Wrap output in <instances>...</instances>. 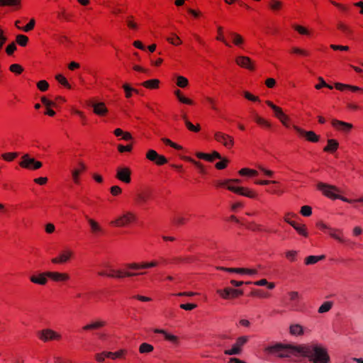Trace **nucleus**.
<instances>
[{
  "label": "nucleus",
  "instance_id": "obj_1",
  "mask_svg": "<svg viewBox=\"0 0 363 363\" xmlns=\"http://www.w3.org/2000/svg\"><path fill=\"white\" fill-rule=\"evenodd\" d=\"M301 357H307L311 363H329L327 350L318 345H302Z\"/></svg>",
  "mask_w": 363,
  "mask_h": 363
},
{
  "label": "nucleus",
  "instance_id": "obj_2",
  "mask_svg": "<svg viewBox=\"0 0 363 363\" xmlns=\"http://www.w3.org/2000/svg\"><path fill=\"white\" fill-rule=\"evenodd\" d=\"M302 345L277 343L267 347L266 351L279 358H293L301 357Z\"/></svg>",
  "mask_w": 363,
  "mask_h": 363
},
{
  "label": "nucleus",
  "instance_id": "obj_3",
  "mask_svg": "<svg viewBox=\"0 0 363 363\" xmlns=\"http://www.w3.org/2000/svg\"><path fill=\"white\" fill-rule=\"evenodd\" d=\"M316 187L318 191H321L323 196L333 201L340 199L349 203H353L354 202H363V197H360L357 199H350L343 196H341L340 194L341 192L340 189L335 185L328 184L324 182H319L317 184Z\"/></svg>",
  "mask_w": 363,
  "mask_h": 363
},
{
  "label": "nucleus",
  "instance_id": "obj_4",
  "mask_svg": "<svg viewBox=\"0 0 363 363\" xmlns=\"http://www.w3.org/2000/svg\"><path fill=\"white\" fill-rule=\"evenodd\" d=\"M160 262L157 260H152L150 262H131L127 263L123 265V269L125 272H128L132 275H128L127 277H132L139 275L145 274V269L157 267Z\"/></svg>",
  "mask_w": 363,
  "mask_h": 363
},
{
  "label": "nucleus",
  "instance_id": "obj_5",
  "mask_svg": "<svg viewBox=\"0 0 363 363\" xmlns=\"http://www.w3.org/2000/svg\"><path fill=\"white\" fill-rule=\"evenodd\" d=\"M137 221V216L131 211H125L111 220L109 225L114 228H124Z\"/></svg>",
  "mask_w": 363,
  "mask_h": 363
},
{
  "label": "nucleus",
  "instance_id": "obj_6",
  "mask_svg": "<svg viewBox=\"0 0 363 363\" xmlns=\"http://www.w3.org/2000/svg\"><path fill=\"white\" fill-rule=\"evenodd\" d=\"M255 184L260 186L271 185L265 189V192L269 195L281 196L285 191L281 183L276 180H257Z\"/></svg>",
  "mask_w": 363,
  "mask_h": 363
},
{
  "label": "nucleus",
  "instance_id": "obj_7",
  "mask_svg": "<svg viewBox=\"0 0 363 363\" xmlns=\"http://www.w3.org/2000/svg\"><path fill=\"white\" fill-rule=\"evenodd\" d=\"M228 182L229 183H228L226 189L230 191L250 199H258V193L254 189L245 186H235L234 183H232V181Z\"/></svg>",
  "mask_w": 363,
  "mask_h": 363
},
{
  "label": "nucleus",
  "instance_id": "obj_8",
  "mask_svg": "<svg viewBox=\"0 0 363 363\" xmlns=\"http://www.w3.org/2000/svg\"><path fill=\"white\" fill-rule=\"evenodd\" d=\"M213 139L228 150L232 149L235 145L234 137L222 131H216L213 133Z\"/></svg>",
  "mask_w": 363,
  "mask_h": 363
},
{
  "label": "nucleus",
  "instance_id": "obj_9",
  "mask_svg": "<svg viewBox=\"0 0 363 363\" xmlns=\"http://www.w3.org/2000/svg\"><path fill=\"white\" fill-rule=\"evenodd\" d=\"M36 335L40 340L44 342L60 341L62 339V335L60 333L49 328L38 331Z\"/></svg>",
  "mask_w": 363,
  "mask_h": 363
},
{
  "label": "nucleus",
  "instance_id": "obj_10",
  "mask_svg": "<svg viewBox=\"0 0 363 363\" xmlns=\"http://www.w3.org/2000/svg\"><path fill=\"white\" fill-rule=\"evenodd\" d=\"M265 104L273 110L274 116L279 119L281 124L286 128H289L290 118L284 113L282 108L269 100H267Z\"/></svg>",
  "mask_w": 363,
  "mask_h": 363
},
{
  "label": "nucleus",
  "instance_id": "obj_11",
  "mask_svg": "<svg viewBox=\"0 0 363 363\" xmlns=\"http://www.w3.org/2000/svg\"><path fill=\"white\" fill-rule=\"evenodd\" d=\"M19 166L23 169L36 170L43 167V163L40 161L30 157L28 154H25L21 157Z\"/></svg>",
  "mask_w": 363,
  "mask_h": 363
},
{
  "label": "nucleus",
  "instance_id": "obj_12",
  "mask_svg": "<svg viewBox=\"0 0 363 363\" xmlns=\"http://www.w3.org/2000/svg\"><path fill=\"white\" fill-rule=\"evenodd\" d=\"M74 252L72 250L66 248L59 252V254L51 259L54 264H63L67 263L74 258Z\"/></svg>",
  "mask_w": 363,
  "mask_h": 363
},
{
  "label": "nucleus",
  "instance_id": "obj_13",
  "mask_svg": "<svg viewBox=\"0 0 363 363\" xmlns=\"http://www.w3.org/2000/svg\"><path fill=\"white\" fill-rule=\"evenodd\" d=\"M247 341V336H240L238 337L236 342L233 345L230 349L224 350V354L226 355H236L241 354L242 352V347Z\"/></svg>",
  "mask_w": 363,
  "mask_h": 363
},
{
  "label": "nucleus",
  "instance_id": "obj_14",
  "mask_svg": "<svg viewBox=\"0 0 363 363\" xmlns=\"http://www.w3.org/2000/svg\"><path fill=\"white\" fill-rule=\"evenodd\" d=\"M293 129L298 133L299 137L304 138L308 142L318 143L320 140V135L313 130H305L298 125H294Z\"/></svg>",
  "mask_w": 363,
  "mask_h": 363
},
{
  "label": "nucleus",
  "instance_id": "obj_15",
  "mask_svg": "<svg viewBox=\"0 0 363 363\" xmlns=\"http://www.w3.org/2000/svg\"><path fill=\"white\" fill-rule=\"evenodd\" d=\"M216 293L220 298L225 300L235 298L243 295V291L242 289H235L230 287H226L223 289H218Z\"/></svg>",
  "mask_w": 363,
  "mask_h": 363
},
{
  "label": "nucleus",
  "instance_id": "obj_16",
  "mask_svg": "<svg viewBox=\"0 0 363 363\" xmlns=\"http://www.w3.org/2000/svg\"><path fill=\"white\" fill-rule=\"evenodd\" d=\"M235 64L241 68L253 72L256 69L255 62L249 57L244 55L237 56L235 59Z\"/></svg>",
  "mask_w": 363,
  "mask_h": 363
},
{
  "label": "nucleus",
  "instance_id": "obj_17",
  "mask_svg": "<svg viewBox=\"0 0 363 363\" xmlns=\"http://www.w3.org/2000/svg\"><path fill=\"white\" fill-rule=\"evenodd\" d=\"M99 276L107 277L116 279H124L127 278V276L132 275L128 272H123V267L121 269H111L106 271H102L98 273Z\"/></svg>",
  "mask_w": 363,
  "mask_h": 363
},
{
  "label": "nucleus",
  "instance_id": "obj_18",
  "mask_svg": "<svg viewBox=\"0 0 363 363\" xmlns=\"http://www.w3.org/2000/svg\"><path fill=\"white\" fill-rule=\"evenodd\" d=\"M332 127L337 131L345 133H350L353 128V125L350 123L345 122L338 119L333 118L331 120Z\"/></svg>",
  "mask_w": 363,
  "mask_h": 363
},
{
  "label": "nucleus",
  "instance_id": "obj_19",
  "mask_svg": "<svg viewBox=\"0 0 363 363\" xmlns=\"http://www.w3.org/2000/svg\"><path fill=\"white\" fill-rule=\"evenodd\" d=\"M116 178L125 184H130L131 182L130 169L128 167H118Z\"/></svg>",
  "mask_w": 363,
  "mask_h": 363
},
{
  "label": "nucleus",
  "instance_id": "obj_20",
  "mask_svg": "<svg viewBox=\"0 0 363 363\" xmlns=\"http://www.w3.org/2000/svg\"><path fill=\"white\" fill-rule=\"evenodd\" d=\"M49 279L54 282L66 283L71 279L70 275L67 272L57 271H48Z\"/></svg>",
  "mask_w": 363,
  "mask_h": 363
},
{
  "label": "nucleus",
  "instance_id": "obj_21",
  "mask_svg": "<svg viewBox=\"0 0 363 363\" xmlns=\"http://www.w3.org/2000/svg\"><path fill=\"white\" fill-rule=\"evenodd\" d=\"M29 279L33 284L45 286L48 284L49 279L48 271L33 274Z\"/></svg>",
  "mask_w": 363,
  "mask_h": 363
},
{
  "label": "nucleus",
  "instance_id": "obj_22",
  "mask_svg": "<svg viewBox=\"0 0 363 363\" xmlns=\"http://www.w3.org/2000/svg\"><path fill=\"white\" fill-rule=\"evenodd\" d=\"M93 112L99 117H105L108 113V109L104 102H93L91 104Z\"/></svg>",
  "mask_w": 363,
  "mask_h": 363
},
{
  "label": "nucleus",
  "instance_id": "obj_23",
  "mask_svg": "<svg viewBox=\"0 0 363 363\" xmlns=\"http://www.w3.org/2000/svg\"><path fill=\"white\" fill-rule=\"evenodd\" d=\"M86 170V166L82 162L72 170V178L75 184L79 185L80 184V175L84 173Z\"/></svg>",
  "mask_w": 363,
  "mask_h": 363
},
{
  "label": "nucleus",
  "instance_id": "obj_24",
  "mask_svg": "<svg viewBox=\"0 0 363 363\" xmlns=\"http://www.w3.org/2000/svg\"><path fill=\"white\" fill-rule=\"evenodd\" d=\"M229 37L233 45L239 48H243L245 43V38L238 33L230 32Z\"/></svg>",
  "mask_w": 363,
  "mask_h": 363
},
{
  "label": "nucleus",
  "instance_id": "obj_25",
  "mask_svg": "<svg viewBox=\"0 0 363 363\" xmlns=\"http://www.w3.org/2000/svg\"><path fill=\"white\" fill-rule=\"evenodd\" d=\"M196 156L197 158L200 160H204L208 162H213L215 159H220V154L214 150L211 153H204V152H196Z\"/></svg>",
  "mask_w": 363,
  "mask_h": 363
},
{
  "label": "nucleus",
  "instance_id": "obj_26",
  "mask_svg": "<svg viewBox=\"0 0 363 363\" xmlns=\"http://www.w3.org/2000/svg\"><path fill=\"white\" fill-rule=\"evenodd\" d=\"M154 333L163 335L164 339L166 341L170 342L173 344L178 345L179 342V338L178 336L169 333L163 329H155L154 330Z\"/></svg>",
  "mask_w": 363,
  "mask_h": 363
},
{
  "label": "nucleus",
  "instance_id": "obj_27",
  "mask_svg": "<svg viewBox=\"0 0 363 363\" xmlns=\"http://www.w3.org/2000/svg\"><path fill=\"white\" fill-rule=\"evenodd\" d=\"M174 94L177 97V100L183 104L189 105V106H194L195 102L190 98H188L184 96L183 92L180 89H176L174 91Z\"/></svg>",
  "mask_w": 363,
  "mask_h": 363
},
{
  "label": "nucleus",
  "instance_id": "obj_28",
  "mask_svg": "<svg viewBox=\"0 0 363 363\" xmlns=\"http://www.w3.org/2000/svg\"><path fill=\"white\" fill-rule=\"evenodd\" d=\"M182 118L184 121V125L188 130L192 133H199L201 127L199 123L194 125L189 119L186 113L182 115Z\"/></svg>",
  "mask_w": 363,
  "mask_h": 363
},
{
  "label": "nucleus",
  "instance_id": "obj_29",
  "mask_svg": "<svg viewBox=\"0 0 363 363\" xmlns=\"http://www.w3.org/2000/svg\"><path fill=\"white\" fill-rule=\"evenodd\" d=\"M222 270L230 272H235L238 274H249L254 275L257 273V270L255 269H247V268H220Z\"/></svg>",
  "mask_w": 363,
  "mask_h": 363
},
{
  "label": "nucleus",
  "instance_id": "obj_30",
  "mask_svg": "<svg viewBox=\"0 0 363 363\" xmlns=\"http://www.w3.org/2000/svg\"><path fill=\"white\" fill-rule=\"evenodd\" d=\"M339 148V143L335 139H328L327 145L323 147V152L328 153H334Z\"/></svg>",
  "mask_w": 363,
  "mask_h": 363
},
{
  "label": "nucleus",
  "instance_id": "obj_31",
  "mask_svg": "<svg viewBox=\"0 0 363 363\" xmlns=\"http://www.w3.org/2000/svg\"><path fill=\"white\" fill-rule=\"evenodd\" d=\"M107 325L106 321L104 320H98L96 321H93L89 324L84 325L82 329L84 330H97L101 328L105 327Z\"/></svg>",
  "mask_w": 363,
  "mask_h": 363
},
{
  "label": "nucleus",
  "instance_id": "obj_32",
  "mask_svg": "<svg viewBox=\"0 0 363 363\" xmlns=\"http://www.w3.org/2000/svg\"><path fill=\"white\" fill-rule=\"evenodd\" d=\"M253 121L262 128H270L272 127L271 123L266 118L259 116L257 113H254Z\"/></svg>",
  "mask_w": 363,
  "mask_h": 363
},
{
  "label": "nucleus",
  "instance_id": "obj_33",
  "mask_svg": "<svg viewBox=\"0 0 363 363\" xmlns=\"http://www.w3.org/2000/svg\"><path fill=\"white\" fill-rule=\"evenodd\" d=\"M88 223L90 226V230L91 233L98 235V234H102L104 233L103 228L101 226V225L96 221L95 220L92 218H89L87 220Z\"/></svg>",
  "mask_w": 363,
  "mask_h": 363
},
{
  "label": "nucleus",
  "instance_id": "obj_34",
  "mask_svg": "<svg viewBox=\"0 0 363 363\" xmlns=\"http://www.w3.org/2000/svg\"><path fill=\"white\" fill-rule=\"evenodd\" d=\"M292 28L295 31H296L301 35H306L308 37H311L313 34V30L308 29V28L301 26V25L294 24L292 26Z\"/></svg>",
  "mask_w": 363,
  "mask_h": 363
},
{
  "label": "nucleus",
  "instance_id": "obj_35",
  "mask_svg": "<svg viewBox=\"0 0 363 363\" xmlns=\"http://www.w3.org/2000/svg\"><path fill=\"white\" fill-rule=\"evenodd\" d=\"M160 81L157 79H151L143 82L141 85L147 89H157L160 88Z\"/></svg>",
  "mask_w": 363,
  "mask_h": 363
},
{
  "label": "nucleus",
  "instance_id": "obj_36",
  "mask_svg": "<svg viewBox=\"0 0 363 363\" xmlns=\"http://www.w3.org/2000/svg\"><path fill=\"white\" fill-rule=\"evenodd\" d=\"M216 40L223 43L225 46L230 48L231 45L228 42L224 37V28L221 26H217V35Z\"/></svg>",
  "mask_w": 363,
  "mask_h": 363
},
{
  "label": "nucleus",
  "instance_id": "obj_37",
  "mask_svg": "<svg viewBox=\"0 0 363 363\" xmlns=\"http://www.w3.org/2000/svg\"><path fill=\"white\" fill-rule=\"evenodd\" d=\"M284 3L280 0H270L269 8L273 12H278L283 9Z\"/></svg>",
  "mask_w": 363,
  "mask_h": 363
},
{
  "label": "nucleus",
  "instance_id": "obj_38",
  "mask_svg": "<svg viewBox=\"0 0 363 363\" xmlns=\"http://www.w3.org/2000/svg\"><path fill=\"white\" fill-rule=\"evenodd\" d=\"M108 357L112 359H124L127 354L126 350H119L116 352H107Z\"/></svg>",
  "mask_w": 363,
  "mask_h": 363
},
{
  "label": "nucleus",
  "instance_id": "obj_39",
  "mask_svg": "<svg viewBox=\"0 0 363 363\" xmlns=\"http://www.w3.org/2000/svg\"><path fill=\"white\" fill-rule=\"evenodd\" d=\"M289 333L291 335L294 336L303 335L304 333L303 327L299 324L291 325L289 327Z\"/></svg>",
  "mask_w": 363,
  "mask_h": 363
},
{
  "label": "nucleus",
  "instance_id": "obj_40",
  "mask_svg": "<svg viewBox=\"0 0 363 363\" xmlns=\"http://www.w3.org/2000/svg\"><path fill=\"white\" fill-rule=\"evenodd\" d=\"M239 175L242 177H253L258 175V172L253 169L247 167L242 168L238 171Z\"/></svg>",
  "mask_w": 363,
  "mask_h": 363
},
{
  "label": "nucleus",
  "instance_id": "obj_41",
  "mask_svg": "<svg viewBox=\"0 0 363 363\" xmlns=\"http://www.w3.org/2000/svg\"><path fill=\"white\" fill-rule=\"evenodd\" d=\"M19 155L17 152H5L1 155V158L6 162H11L14 161Z\"/></svg>",
  "mask_w": 363,
  "mask_h": 363
},
{
  "label": "nucleus",
  "instance_id": "obj_42",
  "mask_svg": "<svg viewBox=\"0 0 363 363\" xmlns=\"http://www.w3.org/2000/svg\"><path fill=\"white\" fill-rule=\"evenodd\" d=\"M122 87L125 91L126 99L131 98L133 94H138V89L132 88L128 84H124Z\"/></svg>",
  "mask_w": 363,
  "mask_h": 363
},
{
  "label": "nucleus",
  "instance_id": "obj_43",
  "mask_svg": "<svg viewBox=\"0 0 363 363\" xmlns=\"http://www.w3.org/2000/svg\"><path fill=\"white\" fill-rule=\"evenodd\" d=\"M184 160H185V161L189 162L191 163L192 164H194L198 169H199L201 173H202V174L205 173L204 166L201 162L196 161L190 157H185Z\"/></svg>",
  "mask_w": 363,
  "mask_h": 363
},
{
  "label": "nucleus",
  "instance_id": "obj_44",
  "mask_svg": "<svg viewBox=\"0 0 363 363\" xmlns=\"http://www.w3.org/2000/svg\"><path fill=\"white\" fill-rule=\"evenodd\" d=\"M56 16L60 21H69L70 18V15L67 12L65 8H60L56 12Z\"/></svg>",
  "mask_w": 363,
  "mask_h": 363
},
{
  "label": "nucleus",
  "instance_id": "obj_45",
  "mask_svg": "<svg viewBox=\"0 0 363 363\" xmlns=\"http://www.w3.org/2000/svg\"><path fill=\"white\" fill-rule=\"evenodd\" d=\"M167 41L174 46H179L182 44V40L175 33H172L169 37H167Z\"/></svg>",
  "mask_w": 363,
  "mask_h": 363
},
{
  "label": "nucleus",
  "instance_id": "obj_46",
  "mask_svg": "<svg viewBox=\"0 0 363 363\" xmlns=\"http://www.w3.org/2000/svg\"><path fill=\"white\" fill-rule=\"evenodd\" d=\"M297 233L304 237H308V231L306 225L296 223L294 226H292Z\"/></svg>",
  "mask_w": 363,
  "mask_h": 363
},
{
  "label": "nucleus",
  "instance_id": "obj_47",
  "mask_svg": "<svg viewBox=\"0 0 363 363\" xmlns=\"http://www.w3.org/2000/svg\"><path fill=\"white\" fill-rule=\"evenodd\" d=\"M290 53L291 54H295V55H300V56H303V57H308L310 56V52L305 50V49H302V48H298V47H293L291 48V49L290 50Z\"/></svg>",
  "mask_w": 363,
  "mask_h": 363
},
{
  "label": "nucleus",
  "instance_id": "obj_48",
  "mask_svg": "<svg viewBox=\"0 0 363 363\" xmlns=\"http://www.w3.org/2000/svg\"><path fill=\"white\" fill-rule=\"evenodd\" d=\"M324 259H325L324 255H320V256L310 255V256L306 257L304 262L306 265L313 264H315L316 262H318V261L323 260Z\"/></svg>",
  "mask_w": 363,
  "mask_h": 363
},
{
  "label": "nucleus",
  "instance_id": "obj_49",
  "mask_svg": "<svg viewBox=\"0 0 363 363\" xmlns=\"http://www.w3.org/2000/svg\"><path fill=\"white\" fill-rule=\"evenodd\" d=\"M177 81H176V84L177 86L180 87V88H186L189 86V80L186 77H184V76H177V78H176Z\"/></svg>",
  "mask_w": 363,
  "mask_h": 363
},
{
  "label": "nucleus",
  "instance_id": "obj_50",
  "mask_svg": "<svg viewBox=\"0 0 363 363\" xmlns=\"http://www.w3.org/2000/svg\"><path fill=\"white\" fill-rule=\"evenodd\" d=\"M55 79L58 82V83H60L61 85H62L65 88L69 89H72L70 84L69 83V82L67 81V79H66V77L64 75H62L61 74H57L55 76Z\"/></svg>",
  "mask_w": 363,
  "mask_h": 363
},
{
  "label": "nucleus",
  "instance_id": "obj_51",
  "mask_svg": "<svg viewBox=\"0 0 363 363\" xmlns=\"http://www.w3.org/2000/svg\"><path fill=\"white\" fill-rule=\"evenodd\" d=\"M21 0H0V6H18Z\"/></svg>",
  "mask_w": 363,
  "mask_h": 363
},
{
  "label": "nucleus",
  "instance_id": "obj_52",
  "mask_svg": "<svg viewBox=\"0 0 363 363\" xmlns=\"http://www.w3.org/2000/svg\"><path fill=\"white\" fill-rule=\"evenodd\" d=\"M154 350V347L146 342L142 343L139 347V352L141 354L152 352Z\"/></svg>",
  "mask_w": 363,
  "mask_h": 363
},
{
  "label": "nucleus",
  "instance_id": "obj_53",
  "mask_svg": "<svg viewBox=\"0 0 363 363\" xmlns=\"http://www.w3.org/2000/svg\"><path fill=\"white\" fill-rule=\"evenodd\" d=\"M162 142L165 145H168L177 150H182V146L180 145H178L174 142H172L170 139L169 138H163L161 139Z\"/></svg>",
  "mask_w": 363,
  "mask_h": 363
},
{
  "label": "nucleus",
  "instance_id": "obj_54",
  "mask_svg": "<svg viewBox=\"0 0 363 363\" xmlns=\"http://www.w3.org/2000/svg\"><path fill=\"white\" fill-rule=\"evenodd\" d=\"M24 69L20 64H12L9 67V71L16 75H20L23 73Z\"/></svg>",
  "mask_w": 363,
  "mask_h": 363
},
{
  "label": "nucleus",
  "instance_id": "obj_55",
  "mask_svg": "<svg viewBox=\"0 0 363 363\" xmlns=\"http://www.w3.org/2000/svg\"><path fill=\"white\" fill-rule=\"evenodd\" d=\"M337 28L339 30L346 35H350L352 33V30L350 28V27L344 23H339L337 26Z\"/></svg>",
  "mask_w": 363,
  "mask_h": 363
},
{
  "label": "nucleus",
  "instance_id": "obj_56",
  "mask_svg": "<svg viewBox=\"0 0 363 363\" xmlns=\"http://www.w3.org/2000/svg\"><path fill=\"white\" fill-rule=\"evenodd\" d=\"M329 235L333 238L334 239L340 241V242H342L343 240H342V233L340 230H337V229H331L330 228L329 229Z\"/></svg>",
  "mask_w": 363,
  "mask_h": 363
},
{
  "label": "nucleus",
  "instance_id": "obj_57",
  "mask_svg": "<svg viewBox=\"0 0 363 363\" xmlns=\"http://www.w3.org/2000/svg\"><path fill=\"white\" fill-rule=\"evenodd\" d=\"M16 42L21 46L25 47L28 43V38L22 34H19L16 38Z\"/></svg>",
  "mask_w": 363,
  "mask_h": 363
},
{
  "label": "nucleus",
  "instance_id": "obj_58",
  "mask_svg": "<svg viewBox=\"0 0 363 363\" xmlns=\"http://www.w3.org/2000/svg\"><path fill=\"white\" fill-rule=\"evenodd\" d=\"M332 301H325L318 308V313H323L329 311L333 307Z\"/></svg>",
  "mask_w": 363,
  "mask_h": 363
},
{
  "label": "nucleus",
  "instance_id": "obj_59",
  "mask_svg": "<svg viewBox=\"0 0 363 363\" xmlns=\"http://www.w3.org/2000/svg\"><path fill=\"white\" fill-rule=\"evenodd\" d=\"M243 96L248 101H252V102H260V99L259 96H255L250 93L248 91H244L242 92Z\"/></svg>",
  "mask_w": 363,
  "mask_h": 363
},
{
  "label": "nucleus",
  "instance_id": "obj_60",
  "mask_svg": "<svg viewBox=\"0 0 363 363\" xmlns=\"http://www.w3.org/2000/svg\"><path fill=\"white\" fill-rule=\"evenodd\" d=\"M247 228L253 232H261L262 231V226L255 222L248 223L247 225Z\"/></svg>",
  "mask_w": 363,
  "mask_h": 363
},
{
  "label": "nucleus",
  "instance_id": "obj_61",
  "mask_svg": "<svg viewBox=\"0 0 363 363\" xmlns=\"http://www.w3.org/2000/svg\"><path fill=\"white\" fill-rule=\"evenodd\" d=\"M296 216V215L294 213H285V215L284 216V220L285 222L290 224L291 226H294V225L296 222H295L294 220V218Z\"/></svg>",
  "mask_w": 363,
  "mask_h": 363
},
{
  "label": "nucleus",
  "instance_id": "obj_62",
  "mask_svg": "<svg viewBox=\"0 0 363 363\" xmlns=\"http://www.w3.org/2000/svg\"><path fill=\"white\" fill-rule=\"evenodd\" d=\"M36 86L40 91L43 92L48 91L49 89V83L44 79L38 82Z\"/></svg>",
  "mask_w": 363,
  "mask_h": 363
},
{
  "label": "nucleus",
  "instance_id": "obj_63",
  "mask_svg": "<svg viewBox=\"0 0 363 363\" xmlns=\"http://www.w3.org/2000/svg\"><path fill=\"white\" fill-rule=\"evenodd\" d=\"M204 100L208 103L211 108L213 111H218L217 101L215 99L211 96H205Z\"/></svg>",
  "mask_w": 363,
  "mask_h": 363
},
{
  "label": "nucleus",
  "instance_id": "obj_64",
  "mask_svg": "<svg viewBox=\"0 0 363 363\" xmlns=\"http://www.w3.org/2000/svg\"><path fill=\"white\" fill-rule=\"evenodd\" d=\"M158 155L159 154L157 152V151L151 149L146 152V159L153 162L155 160H156Z\"/></svg>",
  "mask_w": 363,
  "mask_h": 363
}]
</instances>
